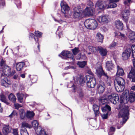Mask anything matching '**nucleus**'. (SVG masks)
I'll return each mask as SVG.
<instances>
[{
	"label": "nucleus",
	"mask_w": 135,
	"mask_h": 135,
	"mask_svg": "<svg viewBox=\"0 0 135 135\" xmlns=\"http://www.w3.org/2000/svg\"><path fill=\"white\" fill-rule=\"evenodd\" d=\"M11 127H3L2 131L4 135H7L11 131Z\"/></svg>",
	"instance_id": "obj_26"
},
{
	"label": "nucleus",
	"mask_w": 135,
	"mask_h": 135,
	"mask_svg": "<svg viewBox=\"0 0 135 135\" xmlns=\"http://www.w3.org/2000/svg\"><path fill=\"white\" fill-rule=\"evenodd\" d=\"M106 67L109 71L113 70L114 68V65L111 61H108L106 62Z\"/></svg>",
	"instance_id": "obj_20"
},
{
	"label": "nucleus",
	"mask_w": 135,
	"mask_h": 135,
	"mask_svg": "<svg viewBox=\"0 0 135 135\" xmlns=\"http://www.w3.org/2000/svg\"><path fill=\"white\" fill-rule=\"evenodd\" d=\"M115 131L114 127H110L109 130L108 131V133L109 135H113L114 134L113 132Z\"/></svg>",
	"instance_id": "obj_43"
},
{
	"label": "nucleus",
	"mask_w": 135,
	"mask_h": 135,
	"mask_svg": "<svg viewBox=\"0 0 135 135\" xmlns=\"http://www.w3.org/2000/svg\"><path fill=\"white\" fill-rule=\"evenodd\" d=\"M117 71L116 75V77L123 76L124 74L123 70L119 65L117 66Z\"/></svg>",
	"instance_id": "obj_17"
},
{
	"label": "nucleus",
	"mask_w": 135,
	"mask_h": 135,
	"mask_svg": "<svg viewBox=\"0 0 135 135\" xmlns=\"http://www.w3.org/2000/svg\"><path fill=\"white\" fill-rule=\"evenodd\" d=\"M0 100L7 105L10 104V103L6 99V97L3 94H1L0 95Z\"/></svg>",
	"instance_id": "obj_24"
},
{
	"label": "nucleus",
	"mask_w": 135,
	"mask_h": 135,
	"mask_svg": "<svg viewBox=\"0 0 135 135\" xmlns=\"http://www.w3.org/2000/svg\"><path fill=\"white\" fill-rule=\"evenodd\" d=\"M131 52V49L130 48H127L124 52L122 54V59L123 60L128 59L129 57Z\"/></svg>",
	"instance_id": "obj_10"
},
{
	"label": "nucleus",
	"mask_w": 135,
	"mask_h": 135,
	"mask_svg": "<svg viewBox=\"0 0 135 135\" xmlns=\"http://www.w3.org/2000/svg\"><path fill=\"white\" fill-rule=\"evenodd\" d=\"M129 15V10H125L123 11L122 13V19L125 22H127L128 21Z\"/></svg>",
	"instance_id": "obj_15"
},
{
	"label": "nucleus",
	"mask_w": 135,
	"mask_h": 135,
	"mask_svg": "<svg viewBox=\"0 0 135 135\" xmlns=\"http://www.w3.org/2000/svg\"><path fill=\"white\" fill-rule=\"evenodd\" d=\"M9 99L13 103L16 102V96L13 94L11 93L8 96Z\"/></svg>",
	"instance_id": "obj_28"
},
{
	"label": "nucleus",
	"mask_w": 135,
	"mask_h": 135,
	"mask_svg": "<svg viewBox=\"0 0 135 135\" xmlns=\"http://www.w3.org/2000/svg\"><path fill=\"white\" fill-rule=\"evenodd\" d=\"M35 113L33 111H27L26 113V116L28 118H31L35 115Z\"/></svg>",
	"instance_id": "obj_34"
},
{
	"label": "nucleus",
	"mask_w": 135,
	"mask_h": 135,
	"mask_svg": "<svg viewBox=\"0 0 135 135\" xmlns=\"http://www.w3.org/2000/svg\"><path fill=\"white\" fill-rule=\"evenodd\" d=\"M25 95V94L23 93H18L17 94V96L18 100L20 103H23L25 102V99L24 100L23 97Z\"/></svg>",
	"instance_id": "obj_19"
},
{
	"label": "nucleus",
	"mask_w": 135,
	"mask_h": 135,
	"mask_svg": "<svg viewBox=\"0 0 135 135\" xmlns=\"http://www.w3.org/2000/svg\"><path fill=\"white\" fill-rule=\"evenodd\" d=\"M30 78L32 79V83H35L37 80V78L36 76L33 75Z\"/></svg>",
	"instance_id": "obj_50"
},
{
	"label": "nucleus",
	"mask_w": 135,
	"mask_h": 135,
	"mask_svg": "<svg viewBox=\"0 0 135 135\" xmlns=\"http://www.w3.org/2000/svg\"><path fill=\"white\" fill-rule=\"evenodd\" d=\"M115 24L116 27L118 29L120 30L123 29V24L119 20H117L115 21Z\"/></svg>",
	"instance_id": "obj_21"
},
{
	"label": "nucleus",
	"mask_w": 135,
	"mask_h": 135,
	"mask_svg": "<svg viewBox=\"0 0 135 135\" xmlns=\"http://www.w3.org/2000/svg\"><path fill=\"white\" fill-rule=\"evenodd\" d=\"M34 129L37 134L40 135H48L45 131L41 127H34Z\"/></svg>",
	"instance_id": "obj_14"
},
{
	"label": "nucleus",
	"mask_w": 135,
	"mask_h": 135,
	"mask_svg": "<svg viewBox=\"0 0 135 135\" xmlns=\"http://www.w3.org/2000/svg\"><path fill=\"white\" fill-rule=\"evenodd\" d=\"M25 63L21 62L17 63L16 65V68L17 71H21L23 69V66L25 65Z\"/></svg>",
	"instance_id": "obj_22"
},
{
	"label": "nucleus",
	"mask_w": 135,
	"mask_h": 135,
	"mask_svg": "<svg viewBox=\"0 0 135 135\" xmlns=\"http://www.w3.org/2000/svg\"><path fill=\"white\" fill-rule=\"evenodd\" d=\"M128 38L131 41H135V32L131 31L129 32L128 35Z\"/></svg>",
	"instance_id": "obj_29"
},
{
	"label": "nucleus",
	"mask_w": 135,
	"mask_h": 135,
	"mask_svg": "<svg viewBox=\"0 0 135 135\" xmlns=\"http://www.w3.org/2000/svg\"><path fill=\"white\" fill-rule=\"evenodd\" d=\"M60 6L61 12L64 14L66 13L70 9L69 7L66 3L63 1L61 2Z\"/></svg>",
	"instance_id": "obj_13"
},
{
	"label": "nucleus",
	"mask_w": 135,
	"mask_h": 135,
	"mask_svg": "<svg viewBox=\"0 0 135 135\" xmlns=\"http://www.w3.org/2000/svg\"><path fill=\"white\" fill-rule=\"evenodd\" d=\"M104 78L108 85L109 86H111L112 81L111 78L107 75V77H104Z\"/></svg>",
	"instance_id": "obj_40"
},
{
	"label": "nucleus",
	"mask_w": 135,
	"mask_h": 135,
	"mask_svg": "<svg viewBox=\"0 0 135 135\" xmlns=\"http://www.w3.org/2000/svg\"><path fill=\"white\" fill-rule=\"evenodd\" d=\"M14 104V106L16 109H18L19 108L21 107V106L20 104L18 103H16V102Z\"/></svg>",
	"instance_id": "obj_54"
},
{
	"label": "nucleus",
	"mask_w": 135,
	"mask_h": 135,
	"mask_svg": "<svg viewBox=\"0 0 135 135\" xmlns=\"http://www.w3.org/2000/svg\"><path fill=\"white\" fill-rule=\"evenodd\" d=\"M102 110L103 112H107L109 113V111H110L111 108L108 105H106L105 106L102 107Z\"/></svg>",
	"instance_id": "obj_37"
},
{
	"label": "nucleus",
	"mask_w": 135,
	"mask_h": 135,
	"mask_svg": "<svg viewBox=\"0 0 135 135\" xmlns=\"http://www.w3.org/2000/svg\"><path fill=\"white\" fill-rule=\"evenodd\" d=\"M73 10V15L74 18H78L82 16L83 12L80 7H75L74 8Z\"/></svg>",
	"instance_id": "obj_8"
},
{
	"label": "nucleus",
	"mask_w": 135,
	"mask_h": 135,
	"mask_svg": "<svg viewBox=\"0 0 135 135\" xmlns=\"http://www.w3.org/2000/svg\"><path fill=\"white\" fill-rule=\"evenodd\" d=\"M84 25L86 27L90 29H95L98 26L97 21L92 19L86 20L84 22Z\"/></svg>",
	"instance_id": "obj_3"
},
{
	"label": "nucleus",
	"mask_w": 135,
	"mask_h": 135,
	"mask_svg": "<svg viewBox=\"0 0 135 135\" xmlns=\"http://www.w3.org/2000/svg\"><path fill=\"white\" fill-rule=\"evenodd\" d=\"M132 57L135 58V51H133L132 53Z\"/></svg>",
	"instance_id": "obj_63"
},
{
	"label": "nucleus",
	"mask_w": 135,
	"mask_h": 135,
	"mask_svg": "<svg viewBox=\"0 0 135 135\" xmlns=\"http://www.w3.org/2000/svg\"><path fill=\"white\" fill-rule=\"evenodd\" d=\"M115 36L121 39L124 40L126 38L125 35L120 32H118L117 33H115Z\"/></svg>",
	"instance_id": "obj_33"
},
{
	"label": "nucleus",
	"mask_w": 135,
	"mask_h": 135,
	"mask_svg": "<svg viewBox=\"0 0 135 135\" xmlns=\"http://www.w3.org/2000/svg\"><path fill=\"white\" fill-rule=\"evenodd\" d=\"M109 114L108 112H107L106 114H103L102 115V117L103 119H107L108 118V116Z\"/></svg>",
	"instance_id": "obj_52"
},
{
	"label": "nucleus",
	"mask_w": 135,
	"mask_h": 135,
	"mask_svg": "<svg viewBox=\"0 0 135 135\" xmlns=\"http://www.w3.org/2000/svg\"><path fill=\"white\" fill-rule=\"evenodd\" d=\"M98 20L100 23H106L108 22V17L106 16L103 15L100 16L98 18Z\"/></svg>",
	"instance_id": "obj_18"
},
{
	"label": "nucleus",
	"mask_w": 135,
	"mask_h": 135,
	"mask_svg": "<svg viewBox=\"0 0 135 135\" xmlns=\"http://www.w3.org/2000/svg\"><path fill=\"white\" fill-rule=\"evenodd\" d=\"M88 5L90 6L91 7L93 6V2L91 1L90 0L89 1V2L88 3Z\"/></svg>",
	"instance_id": "obj_59"
},
{
	"label": "nucleus",
	"mask_w": 135,
	"mask_h": 135,
	"mask_svg": "<svg viewBox=\"0 0 135 135\" xmlns=\"http://www.w3.org/2000/svg\"><path fill=\"white\" fill-rule=\"evenodd\" d=\"M129 107L128 106H125L121 109L118 115L119 117L122 118V122H121L122 124H124L129 117Z\"/></svg>",
	"instance_id": "obj_2"
},
{
	"label": "nucleus",
	"mask_w": 135,
	"mask_h": 135,
	"mask_svg": "<svg viewBox=\"0 0 135 135\" xmlns=\"http://www.w3.org/2000/svg\"><path fill=\"white\" fill-rule=\"evenodd\" d=\"M13 134L14 135H18L17 129H13Z\"/></svg>",
	"instance_id": "obj_53"
},
{
	"label": "nucleus",
	"mask_w": 135,
	"mask_h": 135,
	"mask_svg": "<svg viewBox=\"0 0 135 135\" xmlns=\"http://www.w3.org/2000/svg\"><path fill=\"white\" fill-rule=\"evenodd\" d=\"M24 127H22L20 130L21 135H29L27 129Z\"/></svg>",
	"instance_id": "obj_39"
},
{
	"label": "nucleus",
	"mask_w": 135,
	"mask_h": 135,
	"mask_svg": "<svg viewBox=\"0 0 135 135\" xmlns=\"http://www.w3.org/2000/svg\"><path fill=\"white\" fill-rule=\"evenodd\" d=\"M83 13L85 16L91 15L93 14V11L91 7H87L83 12Z\"/></svg>",
	"instance_id": "obj_16"
},
{
	"label": "nucleus",
	"mask_w": 135,
	"mask_h": 135,
	"mask_svg": "<svg viewBox=\"0 0 135 135\" xmlns=\"http://www.w3.org/2000/svg\"><path fill=\"white\" fill-rule=\"evenodd\" d=\"M108 3L107 1L105 2L99 0L96 3V7L99 9L103 10L105 8H107V5L108 4Z\"/></svg>",
	"instance_id": "obj_9"
},
{
	"label": "nucleus",
	"mask_w": 135,
	"mask_h": 135,
	"mask_svg": "<svg viewBox=\"0 0 135 135\" xmlns=\"http://www.w3.org/2000/svg\"><path fill=\"white\" fill-rule=\"evenodd\" d=\"M89 48L90 51L93 52H97L98 50V49H97L96 47L92 46H89Z\"/></svg>",
	"instance_id": "obj_44"
},
{
	"label": "nucleus",
	"mask_w": 135,
	"mask_h": 135,
	"mask_svg": "<svg viewBox=\"0 0 135 135\" xmlns=\"http://www.w3.org/2000/svg\"><path fill=\"white\" fill-rule=\"evenodd\" d=\"M20 115L21 119H23L25 118L26 114V113L24 109H22L20 110Z\"/></svg>",
	"instance_id": "obj_35"
},
{
	"label": "nucleus",
	"mask_w": 135,
	"mask_h": 135,
	"mask_svg": "<svg viewBox=\"0 0 135 135\" xmlns=\"http://www.w3.org/2000/svg\"><path fill=\"white\" fill-rule=\"evenodd\" d=\"M119 97L118 94H112L108 96L106 99L109 100L112 103L114 104H117L118 101Z\"/></svg>",
	"instance_id": "obj_6"
},
{
	"label": "nucleus",
	"mask_w": 135,
	"mask_h": 135,
	"mask_svg": "<svg viewBox=\"0 0 135 135\" xmlns=\"http://www.w3.org/2000/svg\"><path fill=\"white\" fill-rule=\"evenodd\" d=\"M116 45V42H113L110 45L109 48L110 49H113L115 47Z\"/></svg>",
	"instance_id": "obj_49"
},
{
	"label": "nucleus",
	"mask_w": 135,
	"mask_h": 135,
	"mask_svg": "<svg viewBox=\"0 0 135 135\" xmlns=\"http://www.w3.org/2000/svg\"><path fill=\"white\" fill-rule=\"evenodd\" d=\"M93 110L94 112V114L95 116H97L99 114V107L96 104L94 105L93 106Z\"/></svg>",
	"instance_id": "obj_31"
},
{
	"label": "nucleus",
	"mask_w": 135,
	"mask_h": 135,
	"mask_svg": "<svg viewBox=\"0 0 135 135\" xmlns=\"http://www.w3.org/2000/svg\"><path fill=\"white\" fill-rule=\"evenodd\" d=\"M62 58L66 59L67 58H71L73 61L75 60L74 57L70 51H63L61 54L59 55Z\"/></svg>",
	"instance_id": "obj_7"
},
{
	"label": "nucleus",
	"mask_w": 135,
	"mask_h": 135,
	"mask_svg": "<svg viewBox=\"0 0 135 135\" xmlns=\"http://www.w3.org/2000/svg\"><path fill=\"white\" fill-rule=\"evenodd\" d=\"M125 84V81L122 78L120 77H115L114 85L117 91L121 92L123 91L124 89Z\"/></svg>",
	"instance_id": "obj_1"
},
{
	"label": "nucleus",
	"mask_w": 135,
	"mask_h": 135,
	"mask_svg": "<svg viewBox=\"0 0 135 135\" xmlns=\"http://www.w3.org/2000/svg\"><path fill=\"white\" fill-rule=\"evenodd\" d=\"M131 0H127V1H125L124 2V4L126 6H129L130 2Z\"/></svg>",
	"instance_id": "obj_51"
},
{
	"label": "nucleus",
	"mask_w": 135,
	"mask_h": 135,
	"mask_svg": "<svg viewBox=\"0 0 135 135\" xmlns=\"http://www.w3.org/2000/svg\"><path fill=\"white\" fill-rule=\"evenodd\" d=\"M29 37L32 38H34L36 42H37L38 41V38L37 37H35V35L32 33H30L29 35Z\"/></svg>",
	"instance_id": "obj_46"
},
{
	"label": "nucleus",
	"mask_w": 135,
	"mask_h": 135,
	"mask_svg": "<svg viewBox=\"0 0 135 135\" xmlns=\"http://www.w3.org/2000/svg\"><path fill=\"white\" fill-rule=\"evenodd\" d=\"M110 2H118L119 0H108Z\"/></svg>",
	"instance_id": "obj_60"
},
{
	"label": "nucleus",
	"mask_w": 135,
	"mask_h": 135,
	"mask_svg": "<svg viewBox=\"0 0 135 135\" xmlns=\"http://www.w3.org/2000/svg\"><path fill=\"white\" fill-rule=\"evenodd\" d=\"M84 82H86L87 86L89 88H94L96 84V80L94 77L91 78L89 76H86L84 78Z\"/></svg>",
	"instance_id": "obj_4"
},
{
	"label": "nucleus",
	"mask_w": 135,
	"mask_h": 135,
	"mask_svg": "<svg viewBox=\"0 0 135 135\" xmlns=\"http://www.w3.org/2000/svg\"><path fill=\"white\" fill-rule=\"evenodd\" d=\"M6 64V62L5 60L3 59H2L0 62V69L2 68H4L5 66H8Z\"/></svg>",
	"instance_id": "obj_41"
},
{
	"label": "nucleus",
	"mask_w": 135,
	"mask_h": 135,
	"mask_svg": "<svg viewBox=\"0 0 135 135\" xmlns=\"http://www.w3.org/2000/svg\"><path fill=\"white\" fill-rule=\"evenodd\" d=\"M13 78L15 79H19V77L18 75V74H16L15 75L13 76Z\"/></svg>",
	"instance_id": "obj_55"
},
{
	"label": "nucleus",
	"mask_w": 135,
	"mask_h": 135,
	"mask_svg": "<svg viewBox=\"0 0 135 135\" xmlns=\"http://www.w3.org/2000/svg\"><path fill=\"white\" fill-rule=\"evenodd\" d=\"M22 127H29L28 124L27 123L25 122H23L22 124Z\"/></svg>",
	"instance_id": "obj_56"
},
{
	"label": "nucleus",
	"mask_w": 135,
	"mask_h": 135,
	"mask_svg": "<svg viewBox=\"0 0 135 135\" xmlns=\"http://www.w3.org/2000/svg\"><path fill=\"white\" fill-rule=\"evenodd\" d=\"M0 71H2L4 75L8 76H12L16 73L14 70L11 71L10 67L8 66H5L3 68H1Z\"/></svg>",
	"instance_id": "obj_5"
},
{
	"label": "nucleus",
	"mask_w": 135,
	"mask_h": 135,
	"mask_svg": "<svg viewBox=\"0 0 135 135\" xmlns=\"http://www.w3.org/2000/svg\"><path fill=\"white\" fill-rule=\"evenodd\" d=\"M79 96L80 97H83L84 96V94L83 92L81 91H80L79 92Z\"/></svg>",
	"instance_id": "obj_57"
},
{
	"label": "nucleus",
	"mask_w": 135,
	"mask_h": 135,
	"mask_svg": "<svg viewBox=\"0 0 135 135\" xmlns=\"http://www.w3.org/2000/svg\"><path fill=\"white\" fill-rule=\"evenodd\" d=\"M17 114V112L15 110H14L12 112L11 114L9 116L11 118H14L15 116H16Z\"/></svg>",
	"instance_id": "obj_45"
},
{
	"label": "nucleus",
	"mask_w": 135,
	"mask_h": 135,
	"mask_svg": "<svg viewBox=\"0 0 135 135\" xmlns=\"http://www.w3.org/2000/svg\"><path fill=\"white\" fill-rule=\"evenodd\" d=\"M80 79L79 78H76V80H75V78L74 77V80L76 82H77V83L78 84L79 83V80ZM79 82L80 83V81H79Z\"/></svg>",
	"instance_id": "obj_61"
},
{
	"label": "nucleus",
	"mask_w": 135,
	"mask_h": 135,
	"mask_svg": "<svg viewBox=\"0 0 135 135\" xmlns=\"http://www.w3.org/2000/svg\"><path fill=\"white\" fill-rule=\"evenodd\" d=\"M104 84H99L98 86V90L99 93H102L104 91L105 88Z\"/></svg>",
	"instance_id": "obj_25"
},
{
	"label": "nucleus",
	"mask_w": 135,
	"mask_h": 135,
	"mask_svg": "<svg viewBox=\"0 0 135 135\" xmlns=\"http://www.w3.org/2000/svg\"><path fill=\"white\" fill-rule=\"evenodd\" d=\"M71 50L73 54L74 55H76L77 54L79 53L80 51L79 48L78 47H75Z\"/></svg>",
	"instance_id": "obj_42"
},
{
	"label": "nucleus",
	"mask_w": 135,
	"mask_h": 135,
	"mask_svg": "<svg viewBox=\"0 0 135 135\" xmlns=\"http://www.w3.org/2000/svg\"><path fill=\"white\" fill-rule=\"evenodd\" d=\"M3 108L1 107V104L0 103V112L2 113L3 111Z\"/></svg>",
	"instance_id": "obj_64"
},
{
	"label": "nucleus",
	"mask_w": 135,
	"mask_h": 135,
	"mask_svg": "<svg viewBox=\"0 0 135 135\" xmlns=\"http://www.w3.org/2000/svg\"><path fill=\"white\" fill-rule=\"evenodd\" d=\"M135 76V68L132 67L130 73L128 75V77L131 79L133 76Z\"/></svg>",
	"instance_id": "obj_32"
},
{
	"label": "nucleus",
	"mask_w": 135,
	"mask_h": 135,
	"mask_svg": "<svg viewBox=\"0 0 135 135\" xmlns=\"http://www.w3.org/2000/svg\"><path fill=\"white\" fill-rule=\"evenodd\" d=\"M32 127H38L39 123L36 120H33L32 122Z\"/></svg>",
	"instance_id": "obj_48"
},
{
	"label": "nucleus",
	"mask_w": 135,
	"mask_h": 135,
	"mask_svg": "<svg viewBox=\"0 0 135 135\" xmlns=\"http://www.w3.org/2000/svg\"><path fill=\"white\" fill-rule=\"evenodd\" d=\"M96 71L99 77H101L102 76H104V77H107V73L104 72L101 66L99 65L96 68Z\"/></svg>",
	"instance_id": "obj_11"
},
{
	"label": "nucleus",
	"mask_w": 135,
	"mask_h": 135,
	"mask_svg": "<svg viewBox=\"0 0 135 135\" xmlns=\"http://www.w3.org/2000/svg\"><path fill=\"white\" fill-rule=\"evenodd\" d=\"M109 2L108 4H107V9H108L109 8H113L115 7H117V4L114 3V2H110L109 1H108Z\"/></svg>",
	"instance_id": "obj_36"
},
{
	"label": "nucleus",
	"mask_w": 135,
	"mask_h": 135,
	"mask_svg": "<svg viewBox=\"0 0 135 135\" xmlns=\"http://www.w3.org/2000/svg\"><path fill=\"white\" fill-rule=\"evenodd\" d=\"M35 37H41L42 36V33L38 31H35Z\"/></svg>",
	"instance_id": "obj_47"
},
{
	"label": "nucleus",
	"mask_w": 135,
	"mask_h": 135,
	"mask_svg": "<svg viewBox=\"0 0 135 135\" xmlns=\"http://www.w3.org/2000/svg\"><path fill=\"white\" fill-rule=\"evenodd\" d=\"M131 49V50L132 52L133 51H135V45H133L131 46V48H130Z\"/></svg>",
	"instance_id": "obj_58"
},
{
	"label": "nucleus",
	"mask_w": 135,
	"mask_h": 135,
	"mask_svg": "<svg viewBox=\"0 0 135 135\" xmlns=\"http://www.w3.org/2000/svg\"><path fill=\"white\" fill-rule=\"evenodd\" d=\"M132 79V81L133 82H135V76H133L131 78Z\"/></svg>",
	"instance_id": "obj_62"
},
{
	"label": "nucleus",
	"mask_w": 135,
	"mask_h": 135,
	"mask_svg": "<svg viewBox=\"0 0 135 135\" xmlns=\"http://www.w3.org/2000/svg\"><path fill=\"white\" fill-rule=\"evenodd\" d=\"M1 81L2 85L6 88L9 87L12 84L11 81L6 77L3 79Z\"/></svg>",
	"instance_id": "obj_12"
},
{
	"label": "nucleus",
	"mask_w": 135,
	"mask_h": 135,
	"mask_svg": "<svg viewBox=\"0 0 135 135\" xmlns=\"http://www.w3.org/2000/svg\"><path fill=\"white\" fill-rule=\"evenodd\" d=\"M129 100L130 102L135 101V94L133 92H131L129 95Z\"/></svg>",
	"instance_id": "obj_27"
},
{
	"label": "nucleus",
	"mask_w": 135,
	"mask_h": 135,
	"mask_svg": "<svg viewBox=\"0 0 135 135\" xmlns=\"http://www.w3.org/2000/svg\"><path fill=\"white\" fill-rule=\"evenodd\" d=\"M77 65L81 68H83L87 64V62L85 61H78Z\"/></svg>",
	"instance_id": "obj_38"
},
{
	"label": "nucleus",
	"mask_w": 135,
	"mask_h": 135,
	"mask_svg": "<svg viewBox=\"0 0 135 135\" xmlns=\"http://www.w3.org/2000/svg\"><path fill=\"white\" fill-rule=\"evenodd\" d=\"M96 37L98 41L102 42L104 39V36L100 33H98L96 35Z\"/></svg>",
	"instance_id": "obj_30"
},
{
	"label": "nucleus",
	"mask_w": 135,
	"mask_h": 135,
	"mask_svg": "<svg viewBox=\"0 0 135 135\" xmlns=\"http://www.w3.org/2000/svg\"><path fill=\"white\" fill-rule=\"evenodd\" d=\"M98 50L102 56L106 55L107 54V51L106 49H104L101 47H98Z\"/></svg>",
	"instance_id": "obj_23"
}]
</instances>
